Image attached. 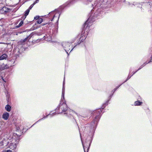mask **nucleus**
Wrapping results in <instances>:
<instances>
[{"mask_svg":"<svg viewBox=\"0 0 152 152\" xmlns=\"http://www.w3.org/2000/svg\"><path fill=\"white\" fill-rule=\"evenodd\" d=\"M142 103V102H140L139 101H137L135 102L134 103L135 105H141V104Z\"/></svg>","mask_w":152,"mask_h":152,"instance_id":"nucleus-12","label":"nucleus"},{"mask_svg":"<svg viewBox=\"0 0 152 152\" xmlns=\"http://www.w3.org/2000/svg\"><path fill=\"white\" fill-rule=\"evenodd\" d=\"M19 141V139H12L10 144L7 145V147H9L12 150H14L16 148L17 145Z\"/></svg>","mask_w":152,"mask_h":152,"instance_id":"nucleus-2","label":"nucleus"},{"mask_svg":"<svg viewBox=\"0 0 152 152\" xmlns=\"http://www.w3.org/2000/svg\"><path fill=\"white\" fill-rule=\"evenodd\" d=\"M64 80H65V78H64V81L63 83V88L62 89V98H61V100L62 99H64Z\"/></svg>","mask_w":152,"mask_h":152,"instance_id":"nucleus-7","label":"nucleus"},{"mask_svg":"<svg viewBox=\"0 0 152 152\" xmlns=\"http://www.w3.org/2000/svg\"><path fill=\"white\" fill-rule=\"evenodd\" d=\"M11 107L9 105H7L5 107V110L8 112H10L11 110Z\"/></svg>","mask_w":152,"mask_h":152,"instance_id":"nucleus-9","label":"nucleus"},{"mask_svg":"<svg viewBox=\"0 0 152 152\" xmlns=\"http://www.w3.org/2000/svg\"><path fill=\"white\" fill-rule=\"evenodd\" d=\"M131 77H129V76H128V77L127 79L125 81H126L127 80H128Z\"/></svg>","mask_w":152,"mask_h":152,"instance_id":"nucleus-23","label":"nucleus"},{"mask_svg":"<svg viewBox=\"0 0 152 152\" xmlns=\"http://www.w3.org/2000/svg\"><path fill=\"white\" fill-rule=\"evenodd\" d=\"M74 41H73L72 42H64L62 44V46L64 48V50L67 53V51H69L70 50V48H69L70 46V44L72 43Z\"/></svg>","mask_w":152,"mask_h":152,"instance_id":"nucleus-3","label":"nucleus"},{"mask_svg":"<svg viewBox=\"0 0 152 152\" xmlns=\"http://www.w3.org/2000/svg\"><path fill=\"white\" fill-rule=\"evenodd\" d=\"M73 48H72V50H70V52H71V51L73 50Z\"/></svg>","mask_w":152,"mask_h":152,"instance_id":"nucleus-26","label":"nucleus"},{"mask_svg":"<svg viewBox=\"0 0 152 152\" xmlns=\"http://www.w3.org/2000/svg\"><path fill=\"white\" fill-rule=\"evenodd\" d=\"M91 18H89L88 20L86 21V23H85V26L86 24H88V23L89 22H90V20H91Z\"/></svg>","mask_w":152,"mask_h":152,"instance_id":"nucleus-14","label":"nucleus"},{"mask_svg":"<svg viewBox=\"0 0 152 152\" xmlns=\"http://www.w3.org/2000/svg\"><path fill=\"white\" fill-rule=\"evenodd\" d=\"M35 4H34V3L33 4H32L30 6V7H29V8H28V9H29V10H31L32 8V7H33V6H34V5Z\"/></svg>","mask_w":152,"mask_h":152,"instance_id":"nucleus-18","label":"nucleus"},{"mask_svg":"<svg viewBox=\"0 0 152 152\" xmlns=\"http://www.w3.org/2000/svg\"><path fill=\"white\" fill-rule=\"evenodd\" d=\"M5 137L3 138L2 140L0 142V146L2 147L3 146L7 147L8 144H9V141H8V138H5Z\"/></svg>","mask_w":152,"mask_h":152,"instance_id":"nucleus-4","label":"nucleus"},{"mask_svg":"<svg viewBox=\"0 0 152 152\" xmlns=\"http://www.w3.org/2000/svg\"><path fill=\"white\" fill-rule=\"evenodd\" d=\"M12 151V150H10L7 149L3 151V152H11Z\"/></svg>","mask_w":152,"mask_h":152,"instance_id":"nucleus-17","label":"nucleus"},{"mask_svg":"<svg viewBox=\"0 0 152 152\" xmlns=\"http://www.w3.org/2000/svg\"><path fill=\"white\" fill-rule=\"evenodd\" d=\"M87 1H88L91 2L92 1V0H87Z\"/></svg>","mask_w":152,"mask_h":152,"instance_id":"nucleus-25","label":"nucleus"},{"mask_svg":"<svg viewBox=\"0 0 152 152\" xmlns=\"http://www.w3.org/2000/svg\"><path fill=\"white\" fill-rule=\"evenodd\" d=\"M67 106L66 103L63 102L61 104V103H60V104L58 105L56 109V112L54 114L65 112L67 110Z\"/></svg>","mask_w":152,"mask_h":152,"instance_id":"nucleus-1","label":"nucleus"},{"mask_svg":"<svg viewBox=\"0 0 152 152\" xmlns=\"http://www.w3.org/2000/svg\"><path fill=\"white\" fill-rule=\"evenodd\" d=\"M39 18V16H36V17H34V19H35V20L38 19Z\"/></svg>","mask_w":152,"mask_h":152,"instance_id":"nucleus-20","label":"nucleus"},{"mask_svg":"<svg viewBox=\"0 0 152 152\" xmlns=\"http://www.w3.org/2000/svg\"><path fill=\"white\" fill-rule=\"evenodd\" d=\"M23 21H21L20 23L17 26V27H19L21 26L23 24Z\"/></svg>","mask_w":152,"mask_h":152,"instance_id":"nucleus-16","label":"nucleus"},{"mask_svg":"<svg viewBox=\"0 0 152 152\" xmlns=\"http://www.w3.org/2000/svg\"><path fill=\"white\" fill-rule=\"evenodd\" d=\"M100 112H101V111H100L99 112V113Z\"/></svg>","mask_w":152,"mask_h":152,"instance_id":"nucleus-29","label":"nucleus"},{"mask_svg":"<svg viewBox=\"0 0 152 152\" xmlns=\"http://www.w3.org/2000/svg\"><path fill=\"white\" fill-rule=\"evenodd\" d=\"M55 15H54V16H53V18H55Z\"/></svg>","mask_w":152,"mask_h":152,"instance_id":"nucleus-28","label":"nucleus"},{"mask_svg":"<svg viewBox=\"0 0 152 152\" xmlns=\"http://www.w3.org/2000/svg\"><path fill=\"white\" fill-rule=\"evenodd\" d=\"M54 12H50V13H49V15H50H50H54Z\"/></svg>","mask_w":152,"mask_h":152,"instance_id":"nucleus-19","label":"nucleus"},{"mask_svg":"<svg viewBox=\"0 0 152 152\" xmlns=\"http://www.w3.org/2000/svg\"><path fill=\"white\" fill-rule=\"evenodd\" d=\"M9 117V113L7 112H4L3 114L2 118L4 120H7Z\"/></svg>","mask_w":152,"mask_h":152,"instance_id":"nucleus-6","label":"nucleus"},{"mask_svg":"<svg viewBox=\"0 0 152 152\" xmlns=\"http://www.w3.org/2000/svg\"><path fill=\"white\" fill-rule=\"evenodd\" d=\"M10 10V9L6 7H3L1 9V11L3 13H6L9 12Z\"/></svg>","mask_w":152,"mask_h":152,"instance_id":"nucleus-5","label":"nucleus"},{"mask_svg":"<svg viewBox=\"0 0 152 152\" xmlns=\"http://www.w3.org/2000/svg\"><path fill=\"white\" fill-rule=\"evenodd\" d=\"M82 143H83V142H82ZM82 144H83V147L84 148V145H83V143H82Z\"/></svg>","mask_w":152,"mask_h":152,"instance_id":"nucleus-27","label":"nucleus"},{"mask_svg":"<svg viewBox=\"0 0 152 152\" xmlns=\"http://www.w3.org/2000/svg\"><path fill=\"white\" fill-rule=\"evenodd\" d=\"M151 61H152V59L151 60V61H149L148 63L146 62L145 63V64L144 65H143V66L142 65L140 68H139V69L137 71H136V72H134V73H133V75L138 70H139V69H141L146 64H147L149 62H151Z\"/></svg>","mask_w":152,"mask_h":152,"instance_id":"nucleus-11","label":"nucleus"},{"mask_svg":"<svg viewBox=\"0 0 152 152\" xmlns=\"http://www.w3.org/2000/svg\"><path fill=\"white\" fill-rule=\"evenodd\" d=\"M29 11H30V10H29V9H28L25 12V15L26 16H27L29 12Z\"/></svg>","mask_w":152,"mask_h":152,"instance_id":"nucleus-15","label":"nucleus"},{"mask_svg":"<svg viewBox=\"0 0 152 152\" xmlns=\"http://www.w3.org/2000/svg\"><path fill=\"white\" fill-rule=\"evenodd\" d=\"M7 57V56L5 54H3L0 57V60L6 59Z\"/></svg>","mask_w":152,"mask_h":152,"instance_id":"nucleus-8","label":"nucleus"},{"mask_svg":"<svg viewBox=\"0 0 152 152\" xmlns=\"http://www.w3.org/2000/svg\"><path fill=\"white\" fill-rule=\"evenodd\" d=\"M53 114V113H51V112L50 114H48V116H49V115H52V114Z\"/></svg>","mask_w":152,"mask_h":152,"instance_id":"nucleus-24","label":"nucleus"},{"mask_svg":"<svg viewBox=\"0 0 152 152\" xmlns=\"http://www.w3.org/2000/svg\"><path fill=\"white\" fill-rule=\"evenodd\" d=\"M39 0H36V1L34 3V4H35L37 3L39 1Z\"/></svg>","mask_w":152,"mask_h":152,"instance_id":"nucleus-21","label":"nucleus"},{"mask_svg":"<svg viewBox=\"0 0 152 152\" xmlns=\"http://www.w3.org/2000/svg\"><path fill=\"white\" fill-rule=\"evenodd\" d=\"M46 23H42L41 24V26H43L46 25Z\"/></svg>","mask_w":152,"mask_h":152,"instance_id":"nucleus-22","label":"nucleus"},{"mask_svg":"<svg viewBox=\"0 0 152 152\" xmlns=\"http://www.w3.org/2000/svg\"><path fill=\"white\" fill-rule=\"evenodd\" d=\"M27 37L26 38L23 39H21L20 41L18 42V44H23L24 42L27 40Z\"/></svg>","mask_w":152,"mask_h":152,"instance_id":"nucleus-10","label":"nucleus"},{"mask_svg":"<svg viewBox=\"0 0 152 152\" xmlns=\"http://www.w3.org/2000/svg\"><path fill=\"white\" fill-rule=\"evenodd\" d=\"M43 21V19L42 18H39L38 19L37 22V23L40 24Z\"/></svg>","mask_w":152,"mask_h":152,"instance_id":"nucleus-13","label":"nucleus"}]
</instances>
